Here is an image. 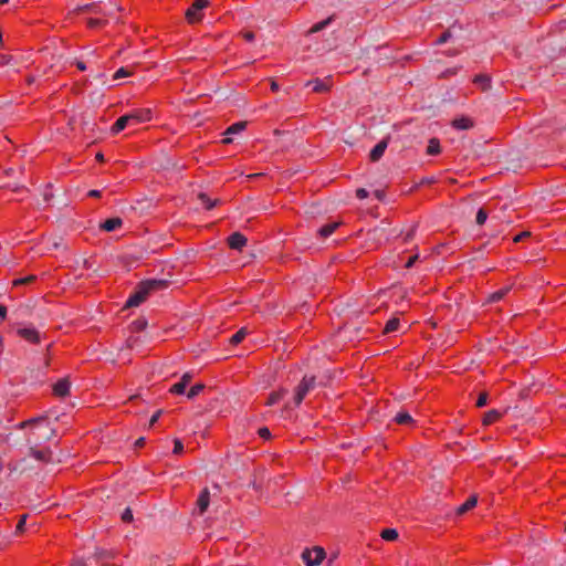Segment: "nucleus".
Returning a JSON list of instances; mask_svg holds the SVG:
<instances>
[{
  "mask_svg": "<svg viewBox=\"0 0 566 566\" xmlns=\"http://www.w3.org/2000/svg\"><path fill=\"white\" fill-rule=\"evenodd\" d=\"M375 196H376L378 199H381V198H382V192H381V191H379V190H377V191L375 192Z\"/></svg>",
  "mask_w": 566,
  "mask_h": 566,
  "instance_id": "nucleus-59",
  "label": "nucleus"
},
{
  "mask_svg": "<svg viewBox=\"0 0 566 566\" xmlns=\"http://www.w3.org/2000/svg\"><path fill=\"white\" fill-rule=\"evenodd\" d=\"M388 139L389 138H384L370 150L369 158L371 161L376 163L382 157L386 148L388 147Z\"/></svg>",
  "mask_w": 566,
  "mask_h": 566,
  "instance_id": "nucleus-9",
  "label": "nucleus"
},
{
  "mask_svg": "<svg viewBox=\"0 0 566 566\" xmlns=\"http://www.w3.org/2000/svg\"><path fill=\"white\" fill-rule=\"evenodd\" d=\"M245 126H247L245 122L234 123L227 128L226 134L227 135L238 134V133L242 132L245 128Z\"/></svg>",
  "mask_w": 566,
  "mask_h": 566,
  "instance_id": "nucleus-24",
  "label": "nucleus"
},
{
  "mask_svg": "<svg viewBox=\"0 0 566 566\" xmlns=\"http://www.w3.org/2000/svg\"><path fill=\"white\" fill-rule=\"evenodd\" d=\"M315 387V377H304L294 395V403L298 406L305 396Z\"/></svg>",
  "mask_w": 566,
  "mask_h": 566,
  "instance_id": "nucleus-5",
  "label": "nucleus"
},
{
  "mask_svg": "<svg viewBox=\"0 0 566 566\" xmlns=\"http://www.w3.org/2000/svg\"><path fill=\"white\" fill-rule=\"evenodd\" d=\"M130 74H132V72L127 67H120L115 72L113 77H114V80H118L122 77L129 76Z\"/></svg>",
  "mask_w": 566,
  "mask_h": 566,
  "instance_id": "nucleus-33",
  "label": "nucleus"
},
{
  "mask_svg": "<svg viewBox=\"0 0 566 566\" xmlns=\"http://www.w3.org/2000/svg\"><path fill=\"white\" fill-rule=\"evenodd\" d=\"M208 0H195L193 3L186 11V18L188 22H199L202 19V11L208 7Z\"/></svg>",
  "mask_w": 566,
  "mask_h": 566,
  "instance_id": "nucleus-4",
  "label": "nucleus"
},
{
  "mask_svg": "<svg viewBox=\"0 0 566 566\" xmlns=\"http://www.w3.org/2000/svg\"><path fill=\"white\" fill-rule=\"evenodd\" d=\"M500 418H501L500 411H497L495 409L489 410L483 417V424H485V426L492 424Z\"/></svg>",
  "mask_w": 566,
  "mask_h": 566,
  "instance_id": "nucleus-19",
  "label": "nucleus"
},
{
  "mask_svg": "<svg viewBox=\"0 0 566 566\" xmlns=\"http://www.w3.org/2000/svg\"><path fill=\"white\" fill-rule=\"evenodd\" d=\"M395 421L399 424H408L412 422V417L406 411H400L395 416Z\"/></svg>",
  "mask_w": 566,
  "mask_h": 566,
  "instance_id": "nucleus-23",
  "label": "nucleus"
},
{
  "mask_svg": "<svg viewBox=\"0 0 566 566\" xmlns=\"http://www.w3.org/2000/svg\"><path fill=\"white\" fill-rule=\"evenodd\" d=\"M96 159H97L98 161H104V155H103V154H101V153H98V154L96 155Z\"/></svg>",
  "mask_w": 566,
  "mask_h": 566,
  "instance_id": "nucleus-57",
  "label": "nucleus"
},
{
  "mask_svg": "<svg viewBox=\"0 0 566 566\" xmlns=\"http://www.w3.org/2000/svg\"><path fill=\"white\" fill-rule=\"evenodd\" d=\"M484 82H485L488 85H489V83H490L489 78H486V77H483V78L481 80V83H484Z\"/></svg>",
  "mask_w": 566,
  "mask_h": 566,
  "instance_id": "nucleus-63",
  "label": "nucleus"
},
{
  "mask_svg": "<svg viewBox=\"0 0 566 566\" xmlns=\"http://www.w3.org/2000/svg\"><path fill=\"white\" fill-rule=\"evenodd\" d=\"M209 503H210V492L206 488L201 491V493L197 500V507H198L199 514H203L207 511V509L209 507Z\"/></svg>",
  "mask_w": 566,
  "mask_h": 566,
  "instance_id": "nucleus-12",
  "label": "nucleus"
},
{
  "mask_svg": "<svg viewBox=\"0 0 566 566\" xmlns=\"http://www.w3.org/2000/svg\"><path fill=\"white\" fill-rule=\"evenodd\" d=\"M399 319L398 318H391L386 323V326L384 328V333L389 334L398 329L399 326Z\"/></svg>",
  "mask_w": 566,
  "mask_h": 566,
  "instance_id": "nucleus-29",
  "label": "nucleus"
},
{
  "mask_svg": "<svg viewBox=\"0 0 566 566\" xmlns=\"http://www.w3.org/2000/svg\"><path fill=\"white\" fill-rule=\"evenodd\" d=\"M182 451H184V444H182L181 440L175 439L174 440V453L180 454Z\"/></svg>",
  "mask_w": 566,
  "mask_h": 566,
  "instance_id": "nucleus-38",
  "label": "nucleus"
},
{
  "mask_svg": "<svg viewBox=\"0 0 566 566\" xmlns=\"http://www.w3.org/2000/svg\"><path fill=\"white\" fill-rule=\"evenodd\" d=\"M2 350H3V340H2V338L0 337V354L2 353Z\"/></svg>",
  "mask_w": 566,
  "mask_h": 566,
  "instance_id": "nucleus-61",
  "label": "nucleus"
},
{
  "mask_svg": "<svg viewBox=\"0 0 566 566\" xmlns=\"http://www.w3.org/2000/svg\"><path fill=\"white\" fill-rule=\"evenodd\" d=\"M165 164L161 165L164 169H181L182 167H178L176 163H172L170 158L165 159Z\"/></svg>",
  "mask_w": 566,
  "mask_h": 566,
  "instance_id": "nucleus-36",
  "label": "nucleus"
},
{
  "mask_svg": "<svg viewBox=\"0 0 566 566\" xmlns=\"http://www.w3.org/2000/svg\"><path fill=\"white\" fill-rule=\"evenodd\" d=\"M337 227H338L337 222H332V223L325 224L318 230V233L321 237L327 238L334 233V231L336 230Z\"/></svg>",
  "mask_w": 566,
  "mask_h": 566,
  "instance_id": "nucleus-22",
  "label": "nucleus"
},
{
  "mask_svg": "<svg viewBox=\"0 0 566 566\" xmlns=\"http://www.w3.org/2000/svg\"><path fill=\"white\" fill-rule=\"evenodd\" d=\"M14 62V57L12 55H2L0 57V63L2 65H11Z\"/></svg>",
  "mask_w": 566,
  "mask_h": 566,
  "instance_id": "nucleus-41",
  "label": "nucleus"
},
{
  "mask_svg": "<svg viewBox=\"0 0 566 566\" xmlns=\"http://www.w3.org/2000/svg\"><path fill=\"white\" fill-rule=\"evenodd\" d=\"M333 21V17H328L327 19L315 23L307 32L306 34H313L323 31L325 28H327Z\"/></svg>",
  "mask_w": 566,
  "mask_h": 566,
  "instance_id": "nucleus-18",
  "label": "nucleus"
},
{
  "mask_svg": "<svg viewBox=\"0 0 566 566\" xmlns=\"http://www.w3.org/2000/svg\"><path fill=\"white\" fill-rule=\"evenodd\" d=\"M72 566H82L81 562H75Z\"/></svg>",
  "mask_w": 566,
  "mask_h": 566,
  "instance_id": "nucleus-64",
  "label": "nucleus"
},
{
  "mask_svg": "<svg viewBox=\"0 0 566 566\" xmlns=\"http://www.w3.org/2000/svg\"><path fill=\"white\" fill-rule=\"evenodd\" d=\"M39 446H29L30 455L39 462H53L52 451L48 448L38 449Z\"/></svg>",
  "mask_w": 566,
  "mask_h": 566,
  "instance_id": "nucleus-7",
  "label": "nucleus"
},
{
  "mask_svg": "<svg viewBox=\"0 0 566 566\" xmlns=\"http://www.w3.org/2000/svg\"><path fill=\"white\" fill-rule=\"evenodd\" d=\"M530 235V232H522L520 234H517L515 238H514V242H520L521 240H523L524 238L528 237Z\"/></svg>",
  "mask_w": 566,
  "mask_h": 566,
  "instance_id": "nucleus-50",
  "label": "nucleus"
},
{
  "mask_svg": "<svg viewBox=\"0 0 566 566\" xmlns=\"http://www.w3.org/2000/svg\"><path fill=\"white\" fill-rule=\"evenodd\" d=\"M34 279L35 277L33 275H30V276H27V277H23V279L15 280L14 284L15 285H18V284H27V283L32 282Z\"/></svg>",
  "mask_w": 566,
  "mask_h": 566,
  "instance_id": "nucleus-43",
  "label": "nucleus"
},
{
  "mask_svg": "<svg viewBox=\"0 0 566 566\" xmlns=\"http://www.w3.org/2000/svg\"><path fill=\"white\" fill-rule=\"evenodd\" d=\"M486 219H488V212L483 208L479 209L476 212V218H475L476 223L479 226H482L485 223Z\"/></svg>",
  "mask_w": 566,
  "mask_h": 566,
  "instance_id": "nucleus-31",
  "label": "nucleus"
},
{
  "mask_svg": "<svg viewBox=\"0 0 566 566\" xmlns=\"http://www.w3.org/2000/svg\"><path fill=\"white\" fill-rule=\"evenodd\" d=\"M248 329L245 327H242L239 329L235 334H233L230 338V343L233 345H237L242 342V339L247 336Z\"/></svg>",
  "mask_w": 566,
  "mask_h": 566,
  "instance_id": "nucleus-25",
  "label": "nucleus"
},
{
  "mask_svg": "<svg viewBox=\"0 0 566 566\" xmlns=\"http://www.w3.org/2000/svg\"><path fill=\"white\" fill-rule=\"evenodd\" d=\"M417 260H418V254L410 256L406 263V268H408V269L411 268L416 263Z\"/></svg>",
  "mask_w": 566,
  "mask_h": 566,
  "instance_id": "nucleus-48",
  "label": "nucleus"
},
{
  "mask_svg": "<svg viewBox=\"0 0 566 566\" xmlns=\"http://www.w3.org/2000/svg\"><path fill=\"white\" fill-rule=\"evenodd\" d=\"M144 442H145V439H144V438H139V439L136 441V443H135V444H136L137 447H142V446L144 444Z\"/></svg>",
  "mask_w": 566,
  "mask_h": 566,
  "instance_id": "nucleus-56",
  "label": "nucleus"
},
{
  "mask_svg": "<svg viewBox=\"0 0 566 566\" xmlns=\"http://www.w3.org/2000/svg\"><path fill=\"white\" fill-rule=\"evenodd\" d=\"M198 199L201 201L205 207L210 210L217 205V200H211L206 193L200 192L198 195Z\"/></svg>",
  "mask_w": 566,
  "mask_h": 566,
  "instance_id": "nucleus-28",
  "label": "nucleus"
},
{
  "mask_svg": "<svg viewBox=\"0 0 566 566\" xmlns=\"http://www.w3.org/2000/svg\"><path fill=\"white\" fill-rule=\"evenodd\" d=\"M286 394V390L285 389H282V390H279V391H274L270 395L269 399H268V405L269 406H272V405H275L276 402H279L282 397Z\"/></svg>",
  "mask_w": 566,
  "mask_h": 566,
  "instance_id": "nucleus-27",
  "label": "nucleus"
},
{
  "mask_svg": "<svg viewBox=\"0 0 566 566\" xmlns=\"http://www.w3.org/2000/svg\"><path fill=\"white\" fill-rule=\"evenodd\" d=\"M25 521H27V515H22L17 524V527H15V533H21L24 528V525H25Z\"/></svg>",
  "mask_w": 566,
  "mask_h": 566,
  "instance_id": "nucleus-40",
  "label": "nucleus"
},
{
  "mask_svg": "<svg viewBox=\"0 0 566 566\" xmlns=\"http://www.w3.org/2000/svg\"><path fill=\"white\" fill-rule=\"evenodd\" d=\"M120 518H122V521H123V522H125V523H130V522L133 521V518H134V517H133V512H132V510H130L129 507H126V509L123 511V513H122V515H120Z\"/></svg>",
  "mask_w": 566,
  "mask_h": 566,
  "instance_id": "nucleus-34",
  "label": "nucleus"
},
{
  "mask_svg": "<svg viewBox=\"0 0 566 566\" xmlns=\"http://www.w3.org/2000/svg\"><path fill=\"white\" fill-rule=\"evenodd\" d=\"M134 343H135V339L129 338L128 342H127L128 347L133 348L134 347Z\"/></svg>",
  "mask_w": 566,
  "mask_h": 566,
  "instance_id": "nucleus-58",
  "label": "nucleus"
},
{
  "mask_svg": "<svg viewBox=\"0 0 566 566\" xmlns=\"http://www.w3.org/2000/svg\"><path fill=\"white\" fill-rule=\"evenodd\" d=\"M161 412H163L161 410H158V411H156V412L151 416V418H150V420H149V426H150V427H151V426H154V424L158 421V419H159V417H160Z\"/></svg>",
  "mask_w": 566,
  "mask_h": 566,
  "instance_id": "nucleus-45",
  "label": "nucleus"
},
{
  "mask_svg": "<svg viewBox=\"0 0 566 566\" xmlns=\"http://www.w3.org/2000/svg\"><path fill=\"white\" fill-rule=\"evenodd\" d=\"M380 536L385 541H395L398 538V532L395 528H385L380 533Z\"/></svg>",
  "mask_w": 566,
  "mask_h": 566,
  "instance_id": "nucleus-26",
  "label": "nucleus"
},
{
  "mask_svg": "<svg viewBox=\"0 0 566 566\" xmlns=\"http://www.w3.org/2000/svg\"><path fill=\"white\" fill-rule=\"evenodd\" d=\"M271 90H272V91H274V92H276V91L279 90V84H277L276 82L272 81V83H271Z\"/></svg>",
  "mask_w": 566,
  "mask_h": 566,
  "instance_id": "nucleus-55",
  "label": "nucleus"
},
{
  "mask_svg": "<svg viewBox=\"0 0 566 566\" xmlns=\"http://www.w3.org/2000/svg\"><path fill=\"white\" fill-rule=\"evenodd\" d=\"M49 188H50V185L46 186V189H49ZM52 197H53V195L49 190H45L43 192V200L45 202H49L52 199Z\"/></svg>",
  "mask_w": 566,
  "mask_h": 566,
  "instance_id": "nucleus-47",
  "label": "nucleus"
},
{
  "mask_svg": "<svg viewBox=\"0 0 566 566\" xmlns=\"http://www.w3.org/2000/svg\"><path fill=\"white\" fill-rule=\"evenodd\" d=\"M476 503H478V496L472 495L457 509V513L464 514L468 511L472 510L476 505Z\"/></svg>",
  "mask_w": 566,
  "mask_h": 566,
  "instance_id": "nucleus-17",
  "label": "nucleus"
},
{
  "mask_svg": "<svg viewBox=\"0 0 566 566\" xmlns=\"http://www.w3.org/2000/svg\"><path fill=\"white\" fill-rule=\"evenodd\" d=\"M70 380L67 378H63L53 386V392L57 397H65L70 394Z\"/></svg>",
  "mask_w": 566,
  "mask_h": 566,
  "instance_id": "nucleus-11",
  "label": "nucleus"
},
{
  "mask_svg": "<svg viewBox=\"0 0 566 566\" xmlns=\"http://www.w3.org/2000/svg\"><path fill=\"white\" fill-rule=\"evenodd\" d=\"M7 316V307L4 305H0V317L4 319Z\"/></svg>",
  "mask_w": 566,
  "mask_h": 566,
  "instance_id": "nucleus-52",
  "label": "nucleus"
},
{
  "mask_svg": "<svg viewBox=\"0 0 566 566\" xmlns=\"http://www.w3.org/2000/svg\"><path fill=\"white\" fill-rule=\"evenodd\" d=\"M415 231H416V226H413V227L411 228V230L406 234L405 240H406V241L411 240V239H412V237H413V234H415Z\"/></svg>",
  "mask_w": 566,
  "mask_h": 566,
  "instance_id": "nucleus-51",
  "label": "nucleus"
},
{
  "mask_svg": "<svg viewBox=\"0 0 566 566\" xmlns=\"http://www.w3.org/2000/svg\"><path fill=\"white\" fill-rule=\"evenodd\" d=\"M510 290H511V287L506 286V287H503V289L492 293L489 296L488 302L495 303V302L501 301L509 293Z\"/></svg>",
  "mask_w": 566,
  "mask_h": 566,
  "instance_id": "nucleus-21",
  "label": "nucleus"
},
{
  "mask_svg": "<svg viewBox=\"0 0 566 566\" xmlns=\"http://www.w3.org/2000/svg\"><path fill=\"white\" fill-rule=\"evenodd\" d=\"M231 142H232V139L230 137H227V138L223 139L224 144H230Z\"/></svg>",
  "mask_w": 566,
  "mask_h": 566,
  "instance_id": "nucleus-60",
  "label": "nucleus"
},
{
  "mask_svg": "<svg viewBox=\"0 0 566 566\" xmlns=\"http://www.w3.org/2000/svg\"><path fill=\"white\" fill-rule=\"evenodd\" d=\"M452 126L460 130L470 129L473 126L471 118L462 116L452 120Z\"/></svg>",
  "mask_w": 566,
  "mask_h": 566,
  "instance_id": "nucleus-15",
  "label": "nucleus"
},
{
  "mask_svg": "<svg viewBox=\"0 0 566 566\" xmlns=\"http://www.w3.org/2000/svg\"><path fill=\"white\" fill-rule=\"evenodd\" d=\"M18 427L30 429L27 436L28 446H40L55 436V429L50 426L44 416L20 422Z\"/></svg>",
  "mask_w": 566,
  "mask_h": 566,
  "instance_id": "nucleus-1",
  "label": "nucleus"
},
{
  "mask_svg": "<svg viewBox=\"0 0 566 566\" xmlns=\"http://www.w3.org/2000/svg\"><path fill=\"white\" fill-rule=\"evenodd\" d=\"M228 244L233 250H241L247 244V238L240 232H233L228 238Z\"/></svg>",
  "mask_w": 566,
  "mask_h": 566,
  "instance_id": "nucleus-10",
  "label": "nucleus"
},
{
  "mask_svg": "<svg viewBox=\"0 0 566 566\" xmlns=\"http://www.w3.org/2000/svg\"><path fill=\"white\" fill-rule=\"evenodd\" d=\"M150 118L151 111L149 108L134 109L120 116L111 127V133L116 135L128 126H135L148 122Z\"/></svg>",
  "mask_w": 566,
  "mask_h": 566,
  "instance_id": "nucleus-2",
  "label": "nucleus"
},
{
  "mask_svg": "<svg viewBox=\"0 0 566 566\" xmlns=\"http://www.w3.org/2000/svg\"><path fill=\"white\" fill-rule=\"evenodd\" d=\"M76 66L80 71H85L86 70V65L82 62V61H77L76 62Z\"/></svg>",
  "mask_w": 566,
  "mask_h": 566,
  "instance_id": "nucleus-53",
  "label": "nucleus"
},
{
  "mask_svg": "<svg viewBox=\"0 0 566 566\" xmlns=\"http://www.w3.org/2000/svg\"><path fill=\"white\" fill-rule=\"evenodd\" d=\"M205 388V386L202 384H196L195 386H192L189 391L187 392V397L189 399H192L195 398L196 396H198L202 389Z\"/></svg>",
  "mask_w": 566,
  "mask_h": 566,
  "instance_id": "nucleus-30",
  "label": "nucleus"
},
{
  "mask_svg": "<svg viewBox=\"0 0 566 566\" xmlns=\"http://www.w3.org/2000/svg\"><path fill=\"white\" fill-rule=\"evenodd\" d=\"M325 557V552L322 547H314L313 549H305L302 553V559L306 566H317Z\"/></svg>",
  "mask_w": 566,
  "mask_h": 566,
  "instance_id": "nucleus-6",
  "label": "nucleus"
},
{
  "mask_svg": "<svg viewBox=\"0 0 566 566\" xmlns=\"http://www.w3.org/2000/svg\"><path fill=\"white\" fill-rule=\"evenodd\" d=\"M87 23H88V25H90L91 28H96V27L101 25L102 21H101V20H98V19H90V20L87 21Z\"/></svg>",
  "mask_w": 566,
  "mask_h": 566,
  "instance_id": "nucleus-49",
  "label": "nucleus"
},
{
  "mask_svg": "<svg viewBox=\"0 0 566 566\" xmlns=\"http://www.w3.org/2000/svg\"><path fill=\"white\" fill-rule=\"evenodd\" d=\"M242 35H243L244 40L248 42H252L255 38L254 33L251 31H245L242 33Z\"/></svg>",
  "mask_w": 566,
  "mask_h": 566,
  "instance_id": "nucleus-46",
  "label": "nucleus"
},
{
  "mask_svg": "<svg viewBox=\"0 0 566 566\" xmlns=\"http://www.w3.org/2000/svg\"><path fill=\"white\" fill-rule=\"evenodd\" d=\"M168 281L166 280H147L142 282L138 290L132 294L126 301V307H135L142 304L146 297L153 292L167 287Z\"/></svg>",
  "mask_w": 566,
  "mask_h": 566,
  "instance_id": "nucleus-3",
  "label": "nucleus"
},
{
  "mask_svg": "<svg viewBox=\"0 0 566 566\" xmlns=\"http://www.w3.org/2000/svg\"><path fill=\"white\" fill-rule=\"evenodd\" d=\"M88 196H91V197H99L101 196V191L99 190H91L88 192Z\"/></svg>",
  "mask_w": 566,
  "mask_h": 566,
  "instance_id": "nucleus-54",
  "label": "nucleus"
},
{
  "mask_svg": "<svg viewBox=\"0 0 566 566\" xmlns=\"http://www.w3.org/2000/svg\"><path fill=\"white\" fill-rule=\"evenodd\" d=\"M452 36L451 31L443 32L440 38L437 40V44H443L449 41V39Z\"/></svg>",
  "mask_w": 566,
  "mask_h": 566,
  "instance_id": "nucleus-39",
  "label": "nucleus"
},
{
  "mask_svg": "<svg viewBox=\"0 0 566 566\" xmlns=\"http://www.w3.org/2000/svg\"><path fill=\"white\" fill-rule=\"evenodd\" d=\"M17 333L20 337L25 339L27 342L36 344L40 342V334L33 326H23L17 329Z\"/></svg>",
  "mask_w": 566,
  "mask_h": 566,
  "instance_id": "nucleus-8",
  "label": "nucleus"
},
{
  "mask_svg": "<svg viewBox=\"0 0 566 566\" xmlns=\"http://www.w3.org/2000/svg\"><path fill=\"white\" fill-rule=\"evenodd\" d=\"M147 326V321L144 318H138L132 323V328L134 331H143Z\"/></svg>",
  "mask_w": 566,
  "mask_h": 566,
  "instance_id": "nucleus-32",
  "label": "nucleus"
},
{
  "mask_svg": "<svg viewBox=\"0 0 566 566\" xmlns=\"http://www.w3.org/2000/svg\"><path fill=\"white\" fill-rule=\"evenodd\" d=\"M123 224V220L120 218H112L107 219L102 223L101 228L107 232H112L118 229Z\"/></svg>",
  "mask_w": 566,
  "mask_h": 566,
  "instance_id": "nucleus-16",
  "label": "nucleus"
},
{
  "mask_svg": "<svg viewBox=\"0 0 566 566\" xmlns=\"http://www.w3.org/2000/svg\"><path fill=\"white\" fill-rule=\"evenodd\" d=\"M77 10L78 11H90V12H94V13L101 12L99 10H97V8L94 3L85 4L83 7H80Z\"/></svg>",
  "mask_w": 566,
  "mask_h": 566,
  "instance_id": "nucleus-37",
  "label": "nucleus"
},
{
  "mask_svg": "<svg viewBox=\"0 0 566 566\" xmlns=\"http://www.w3.org/2000/svg\"><path fill=\"white\" fill-rule=\"evenodd\" d=\"M440 151H441V147H440L439 139L431 138L429 140V144H428V147H427V154L430 155V156H434V155L440 154Z\"/></svg>",
  "mask_w": 566,
  "mask_h": 566,
  "instance_id": "nucleus-20",
  "label": "nucleus"
},
{
  "mask_svg": "<svg viewBox=\"0 0 566 566\" xmlns=\"http://www.w3.org/2000/svg\"><path fill=\"white\" fill-rule=\"evenodd\" d=\"M356 197H357L358 199H365V198H367V197H368V191H367L366 189H364V188H358V189L356 190Z\"/></svg>",
  "mask_w": 566,
  "mask_h": 566,
  "instance_id": "nucleus-44",
  "label": "nucleus"
},
{
  "mask_svg": "<svg viewBox=\"0 0 566 566\" xmlns=\"http://www.w3.org/2000/svg\"><path fill=\"white\" fill-rule=\"evenodd\" d=\"M97 556H98V558H103V557H105V556H106V553H105V552H101V553H98V555H97Z\"/></svg>",
  "mask_w": 566,
  "mask_h": 566,
  "instance_id": "nucleus-62",
  "label": "nucleus"
},
{
  "mask_svg": "<svg viewBox=\"0 0 566 566\" xmlns=\"http://www.w3.org/2000/svg\"><path fill=\"white\" fill-rule=\"evenodd\" d=\"M259 434L263 439H269L271 437V432H270V430L266 427L260 428L259 429Z\"/></svg>",
  "mask_w": 566,
  "mask_h": 566,
  "instance_id": "nucleus-42",
  "label": "nucleus"
},
{
  "mask_svg": "<svg viewBox=\"0 0 566 566\" xmlns=\"http://www.w3.org/2000/svg\"><path fill=\"white\" fill-rule=\"evenodd\" d=\"M306 86H312L313 91L316 93H324L329 90V84L325 80L315 78L313 81H308L305 84Z\"/></svg>",
  "mask_w": 566,
  "mask_h": 566,
  "instance_id": "nucleus-14",
  "label": "nucleus"
},
{
  "mask_svg": "<svg viewBox=\"0 0 566 566\" xmlns=\"http://www.w3.org/2000/svg\"><path fill=\"white\" fill-rule=\"evenodd\" d=\"M488 403V394L481 392L476 400V407L482 408Z\"/></svg>",
  "mask_w": 566,
  "mask_h": 566,
  "instance_id": "nucleus-35",
  "label": "nucleus"
},
{
  "mask_svg": "<svg viewBox=\"0 0 566 566\" xmlns=\"http://www.w3.org/2000/svg\"><path fill=\"white\" fill-rule=\"evenodd\" d=\"M191 379V375L189 373H186L180 381H178L177 384H175L171 388H170V392L172 394H177V395H181L185 392L186 390V387L187 385L189 384Z\"/></svg>",
  "mask_w": 566,
  "mask_h": 566,
  "instance_id": "nucleus-13",
  "label": "nucleus"
}]
</instances>
